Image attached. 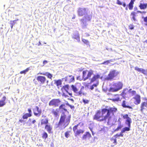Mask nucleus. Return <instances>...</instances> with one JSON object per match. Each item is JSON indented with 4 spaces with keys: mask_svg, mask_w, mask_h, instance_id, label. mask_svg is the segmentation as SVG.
<instances>
[{
    "mask_svg": "<svg viewBox=\"0 0 147 147\" xmlns=\"http://www.w3.org/2000/svg\"><path fill=\"white\" fill-rule=\"evenodd\" d=\"M108 107H106L105 108L102 109L101 111H97L93 117V119L100 122H106L107 120L108 125H110L112 117L117 112V109L115 107L107 109Z\"/></svg>",
    "mask_w": 147,
    "mask_h": 147,
    "instance_id": "obj_1",
    "label": "nucleus"
},
{
    "mask_svg": "<svg viewBox=\"0 0 147 147\" xmlns=\"http://www.w3.org/2000/svg\"><path fill=\"white\" fill-rule=\"evenodd\" d=\"M93 74L94 71L92 69L84 70L82 72V78L84 80L88 79L90 80V83H91L100 78V75L97 74L94 75L93 77L91 78Z\"/></svg>",
    "mask_w": 147,
    "mask_h": 147,
    "instance_id": "obj_2",
    "label": "nucleus"
},
{
    "mask_svg": "<svg viewBox=\"0 0 147 147\" xmlns=\"http://www.w3.org/2000/svg\"><path fill=\"white\" fill-rule=\"evenodd\" d=\"M71 116L70 115L67 116L63 113L61 116L59 121L57 124V127H59L62 129L65 128L69 123Z\"/></svg>",
    "mask_w": 147,
    "mask_h": 147,
    "instance_id": "obj_3",
    "label": "nucleus"
},
{
    "mask_svg": "<svg viewBox=\"0 0 147 147\" xmlns=\"http://www.w3.org/2000/svg\"><path fill=\"white\" fill-rule=\"evenodd\" d=\"M112 87H111L109 89V92H115L121 89L123 86L122 83L120 82H118L114 83L112 84Z\"/></svg>",
    "mask_w": 147,
    "mask_h": 147,
    "instance_id": "obj_4",
    "label": "nucleus"
},
{
    "mask_svg": "<svg viewBox=\"0 0 147 147\" xmlns=\"http://www.w3.org/2000/svg\"><path fill=\"white\" fill-rule=\"evenodd\" d=\"M118 72L117 71L115 70H113L111 71L106 79L107 80H112L114 77L116 76L118 74Z\"/></svg>",
    "mask_w": 147,
    "mask_h": 147,
    "instance_id": "obj_5",
    "label": "nucleus"
},
{
    "mask_svg": "<svg viewBox=\"0 0 147 147\" xmlns=\"http://www.w3.org/2000/svg\"><path fill=\"white\" fill-rule=\"evenodd\" d=\"M80 123L74 126L73 128V130L75 136H76L79 135L80 134L83 133L84 132V130L83 129H77V127Z\"/></svg>",
    "mask_w": 147,
    "mask_h": 147,
    "instance_id": "obj_6",
    "label": "nucleus"
},
{
    "mask_svg": "<svg viewBox=\"0 0 147 147\" xmlns=\"http://www.w3.org/2000/svg\"><path fill=\"white\" fill-rule=\"evenodd\" d=\"M61 102V101L59 99H53L49 102V105L50 106L57 107L59 106Z\"/></svg>",
    "mask_w": 147,
    "mask_h": 147,
    "instance_id": "obj_7",
    "label": "nucleus"
},
{
    "mask_svg": "<svg viewBox=\"0 0 147 147\" xmlns=\"http://www.w3.org/2000/svg\"><path fill=\"white\" fill-rule=\"evenodd\" d=\"M64 79L65 82L69 83L74 82L75 81L74 77L72 75L67 76L64 78Z\"/></svg>",
    "mask_w": 147,
    "mask_h": 147,
    "instance_id": "obj_8",
    "label": "nucleus"
},
{
    "mask_svg": "<svg viewBox=\"0 0 147 147\" xmlns=\"http://www.w3.org/2000/svg\"><path fill=\"white\" fill-rule=\"evenodd\" d=\"M143 100L145 101L142 102L140 105V110L141 112H142L144 110L147 108V98H143Z\"/></svg>",
    "mask_w": 147,
    "mask_h": 147,
    "instance_id": "obj_9",
    "label": "nucleus"
},
{
    "mask_svg": "<svg viewBox=\"0 0 147 147\" xmlns=\"http://www.w3.org/2000/svg\"><path fill=\"white\" fill-rule=\"evenodd\" d=\"M33 111L34 115L38 117H39L40 116L41 113V110L39 109L38 107L36 106L33 109Z\"/></svg>",
    "mask_w": 147,
    "mask_h": 147,
    "instance_id": "obj_10",
    "label": "nucleus"
},
{
    "mask_svg": "<svg viewBox=\"0 0 147 147\" xmlns=\"http://www.w3.org/2000/svg\"><path fill=\"white\" fill-rule=\"evenodd\" d=\"M28 113H24L23 115L22 118L23 119H27L28 117L32 116V112L31 109L30 108L28 109Z\"/></svg>",
    "mask_w": 147,
    "mask_h": 147,
    "instance_id": "obj_11",
    "label": "nucleus"
},
{
    "mask_svg": "<svg viewBox=\"0 0 147 147\" xmlns=\"http://www.w3.org/2000/svg\"><path fill=\"white\" fill-rule=\"evenodd\" d=\"M36 79L38 82L42 84H44L46 81V78L42 76H38L36 78Z\"/></svg>",
    "mask_w": 147,
    "mask_h": 147,
    "instance_id": "obj_12",
    "label": "nucleus"
},
{
    "mask_svg": "<svg viewBox=\"0 0 147 147\" xmlns=\"http://www.w3.org/2000/svg\"><path fill=\"white\" fill-rule=\"evenodd\" d=\"M78 13L80 16H82L86 13V10L85 8H79L78 9Z\"/></svg>",
    "mask_w": 147,
    "mask_h": 147,
    "instance_id": "obj_13",
    "label": "nucleus"
},
{
    "mask_svg": "<svg viewBox=\"0 0 147 147\" xmlns=\"http://www.w3.org/2000/svg\"><path fill=\"white\" fill-rule=\"evenodd\" d=\"M135 101L134 103L136 105H138L141 102L140 96L139 95L136 94L135 96L133 97Z\"/></svg>",
    "mask_w": 147,
    "mask_h": 147,
    "instance_id": "obj_14",
    "label": "nucleus"
},
{
    "mask_svg": "<svg viewBox=\"0 0 147 147\" xmlns=\"http://www.w3.org/2000/svg\"><path fill=\"white\" fill-rule=\"evenodd\" d=\"M130 127L128 126V127H125L123 128L122 130L121 131V132L119 134H116V136L117 137L121 136L123 137V133H124L126 131H129L130 130Z\"/></svg>",
    "mask_w": 147,
    "mask_h": 147,
    "instance_id": "obj_15",
    "label": "nucleus"
},
{
    "mask_svg": "<svg viewBox=\"0 0 147 147\" xmlns=\"http://www.w3.org/2000/svg\"><path fill=\"white\" fill-rule=\"evenodd\" d=\"M123 118L124 119H126V122L127 123L128 126L130 127L131 123V119L128 116V114H125L123 116Z\"/></svg>",
    "mask_w": 147,
    "mask_h": 147,
    "instance_id": "obj_16",
    "label": "nucleus"
},
{
    "mask_svg": "<svg viewBox=\"0 0 147 147\" xmlns=\"http://www.w3.org/2000/svg\"><path fill=\"white\" fill-rule=\"evenodd\" d=\"M134 69L135 70L141 72L144 75H146L147 74V70H145L142 68H139L138 67H135Z\"/></svg>",
    "mask_w": 147,
    "mask_h": 147,
    "instance_id": "obj_17",
    "label": "nucleus"
},
{
    "mask_svg": "<svg viewBox=\"0 0 147 147\" xmlns=\"http://www.w3.org/2000/svg\"><path fill=\"white\" fill-rule=\"evenodd\" d=\"M45 129H46L49 133L50 134L52 133V127L50 125L48 124H46L45 125Z\"/></svg>",
    "mask_w": 147,
    "mask_h": 147,
    "instance_id": "obj_18",
    "label": "nucleus"
},
{
    "mask_svg": "<svg viewBox=\"0 0 147 147\" xmlns=\"http://www.w3.org/2000/svg\"><path fill=\"white\" fill-rule=\"evenodd\" d=\"M51 113L55 117L59 116V111L58 109H52L51 111Z\"/></svg>",
    "mask_w": 147,
    "mask_h": 147,
    "instance_id": "obj_19",
    "label": "nucleus"
},
{
    "mask_svg": "<svg viewBox=\"0 0 147 147\" xmlns=\"http://www.w3.org/2000/svg\"><path fill=\"white\" fill-rule=\"evenodd\" d=\"M84 88L83 86H82L81 88L80 89L79 91H78L76 93V95L77 96H81L82 95H84L85 94L84 93Z\"/></svg>",
    "mask_w": 147,
    "mask_h": 147,
    "instance_id": "obj_20",
    "label": "nucleus"
},
{
    "mask_svg": "<svg viewBox=\"0 0 147 147\" xmlns=\"http://www.w3.org/2000/svg\"><path fill=\"white\" fill-rule=\"evenodd\" d=\"M91 137V134L88 132H86L85 134L83 135L82 136V139L83 140H86L89 139Z\"/></svg>",
    "mask_w": 147,
    "mask_h": 147,
    "instance_id": "obj_21",
    "label": "nucleus"
},
{
    "mask_svg": "<svg viewBox=\"0 0 147 147\" xmlns=\"http://www.w3.org/2000/svg\"><path fill=\"white\" fill-rule=\"evenodd\" d=\"M6 97L5 96H3L2 99L0 100V107L3 106L6 104Z\"/></svg>",
    "mask_w": 147,
    "mask_h": 147,
    "instance_id": "obj_22",
    "label": "nucleus"
},
{
    "mask_svg": "<svg viewBox=\"0 0 147 147\" xmlns=\"http://www.w3.org/2000/svg\"><path fill=\"white\" fill-rule=\"evenodd\" d=\"M38 74L46 76L47 77V78L50 79L51 80H52V78L53 77L52 75L48 72H46L45 73L40 72Z\"/></svg>",
    "mask_w": 147,
    "mask_h": 147,
    "instance_id": "obj_23",
    "label": "nucleus"
},
{
    "mask_svg": "<svg viewBox=\"0 0 147 147\" xmlns=\"http://www.w3.org/2000/svg\"><path fill=\"white\" fill-rule=\"evenodd\" d=\"M41 125H46L49 123V119L47 118L42 119L40 121Z\"/></svg>",
    "mask_w": 147,
    "mask_h": 147,
    "instance_id": "obj_24",
    "label": "nucleus"
},
{
    "mask_svg": "<svg viewBox=\"0 0 147 147\" xmlns=\"http://www.w3.org/2000/svg\"><path fill=\"white\" fill-rule=\"evenodd\" d=\"M134 2L135 0H131L129 3L127 5L130 10H132L133 9Z\"/></svg>",
    "mask_w": 147,
    "mask_h": 147,
    "instance_id": "obj_25",
    "label": "nucleus"
},
{
    "mask_svg": "<svg viewBox=\"0 0 147 147\" xmlns=\"http://www.w3.org/2000/svg\"><path fill=\"white\" fill-rule=\"evenodd\" d=\"M139 7L141 9H145L147 8V3H140Z\"/></svg>",
    "mask_w": 147,
    "mask_h": 147,
    "instance_id": "obj_26",
    "label": "nucleus"
},
{
    "mask_svg": "<svg viewBox=\"0 0 147 147\" xmlns=\"http://www.w3.org/2000/svg\"><path fill=\"white\" fill-rule=\"evenodd\" d=\"M65 105L66 104L63 103L61 104L59 107V109L60 110L62 111H65V112H67V110L66 108L65 107Z\"/></svg>",
    "mask_w": 147,
    "mask_h": 147,
    "instance_id": "obj_27",
    "label": "nucleus"
},
{
    "mask_svg": "<svg viewBox=\"0 0 147 147\" xmlns=\"http://www.w3.org/2000/svg\"><path fill=\"white\" fill-rule=\"evenodd\" d=\"M126 103L127 102L125 100L123 101L121 104L123 108H128L129 109H131L132 110L133 109L132 107L130 106L127 105H126Z\"/></svg>",
    "mask_w": 147,
    "mask_h": 147,
    "instance_id": "obj_28",
    "label": "nucleus"
},
{
    "mask_svg": "<svg viewBox=\"0 0 147 147\" xmlns=\"http://www.w3.org/2000/svg\"><path fill=\"white\" fill-rule=\"evenodd\" d=\"M119 137L120 136H117L116 134L114 136V138H112L111 139V141L113 142L114 145H116L117 144V143L116 141V139L119 138Z\"/></svg>",
    "mask_w": 147,
    "mask_h": 147,
    "instance_id": "obj_29",
    "label": "nucleus"
},
{
    "mask_svg": "<svg viewBox=\"0 0 147 147\" xmlns=\"http://www.w3.org/2000/svg\"><path fill=\"white\" fill-rule=\"evenodd\" d=\"M72 38L79 42L80 41V37L78 33L74 34Z\"/></svg>",
    "mask_w": 147,
    "mask_h": 147,
    "instance_id": "obj_30",
    "label": "nucleus"
},
{
    "mask_svg": "<svg viewBox=\"0 0 147 147\" xmlns=\"http://www.w3.org/2000/svg\"><path fill=\"white\" fill-rule=\"evenodd\" d=\"M128 92V91L127 89H124L121 93V95L123 97H126Z\"/></svg>",
    "mask_w": 147,
    "mask_h": 147,
    "instance_id": "obj_31",
    "label": "nucleus"
},
{
    "mask_svg": "<svg viewBox=\"0 0 147 147\" xmlns=\"http://www.w3.org/2000/svg\"><path fill=\"white\" fill-rule=\"evenodd\" d=\"M71 87L74 92L76 94L78 90V89L77 87V86H74L73 85H71Z\"/></svg>",
    "mask_w": 147,
    "mask_h": 147,
    "instance_id": "obj_32",
    "label": "nucleus"
},
{
    "mask_svg": "<svg viewBox=\"0 0 147 147\" xmlns=\"http://www.w3.org/2000/svg\"><path fill=\"white\" fill-rule=\"evenodd\" d=\"M69 86L68 85H66L63 86L61 88V89L62 90L68 92L67 90L69 89Z\"/></svg>",
    "mask_w": 147,
    "mask_h": 147,
    "instance_id": "obj_33",
    "label": "nucleus"
},
{
    "mask_svg": "<svg viewBox=\"0 0 147 147\" xmlns=\"http://www.w3.org/2000/svg\"><path fill=\"white\" fill-rule=\"evenodd\" d=\"M42 138L44 140H46L48 137V135L47 133L46 132H44L42 134Z\"/></svg>",
    "mask_w": 147,
    "mask_h": 147,
    "instance_id": "obj_34",
    "label": "nucleus"
},
{
    "mask_svg": "<svg viewBox=\"0 0 147 147\" xmlns=\"http://www.w3.org/2000/svg\"><path fill=\"white\" fill-rule=\"evenodd\" d=\"M136 13L134 11H132L131 12L130 16L132 17V19L134 21H136V19L135 18L136 16Z\"/></svg>",
    "mask_w": 147,
    "mask_h": 147,
    "instance_id": "obj_35",
    "label": "nucleus"
},
{
    "mask_svg": "<svg viewBox=\"0 0 147 147\" xmlns=\"http://www.w3.org/2000/svg\"><path fill=\"white\" fill-rule=\"evenodd\" d=\"M18 19H17V20H14L13 21H10V24L11 26V29L13 28V27L14 24L16 23V21H18Z\"/></svg>",
    "mask_w": 147,
    "mask_h": 147,
    "instance_id": "obj_36",
    "label": "nucleus"
},
{
    "mask_svg": "<svg viewBox=\"0 0 147 147\" xmlns=\"http://www.w3.org/2000/svg\"><path fill=\"white\" fill-rule=\"evenodd\" d=\"M71 133V131H67L65 133V136L66 138H68L70 136V134Z\"/></svg>",
    "mask_w": 147,
    "mask_h": 147,
    "instance_id": "obj_37",
    "label": "nucleus"
},
{
    "mask_svg": "<svg viewBox=\"0 0 147 147\" xmlns=\"http://www.w3.org/2000/svg\"><path fill=\"white\" fill-rule=\"evenodd\" d=\"M55 83L57 86H58L62 84V82L61 80H59L55 81Z\"/></svg>",
    "mask_w": 147,
    "mask_h": 147,
    "instance_id": "obj_38",
    "label": "nucleus"
},
{
    "mask_svg": "<svg viewBox=\"0 0 147 147\" xmlns=\"http://www.w3.org/2000/svg\"><path fill=\"white\" fill-rule=\"evenodd\" d=\"M117 4L119 5H122L124 7H125L126 6V4L125 3H122L119 0H117Z\"/></svg>",
    "mask_w": 147,
    "mask_h": 147,
    "instance_id": "obj_39",
    "label": "nucleus"
},
{
    "mask_svg": "<svg viewBox=\"0 0 147 147\" xmlns=\"http://www.w3.org/2000/svg\"><path fill=\"white\" fill-rule=\"evenodd\" d=\"M110 99L114 102L120 101H121V100L120 99V98L119 97H117L115 98Z\"/></svg>",
    "mask_w": 147,
    "mask_h": 147,
    "instance_id": "obj_40",
    "label": "nucleus"
},
{
    "mask_svg": "<svg viewBox=\"0 0 147 147\" xmlns=\"http://www.w3.org/2000/svg\"><path fill=\"white\" fill-rule=\"evenodd\" d=\"M30 69V67H28L26 69L21 71L20 73L21 74H25Z\"/></svg>",
    "mask_w": 147,
    "mask_h": 147,
    "instance_id": "obj_41",
    "label": "nucleus"
},
{
    "mask_svg": "<svg viewBox=\"0 0 147 147\" xmlns=\"http://www.w3.org/2000/svg\"><path fill=\"white\" fill-rule=\"evenodd\" d=\"M112 60L110 59L109 60H107L104 61V62L102 63L101 64H105V65H108V64L111 62L112 61Z\"/></svg>",
    "mask_w": 147,
    "mask_h": 147,
    "instance_id": "obj_42",
    "label": "nucleus"
},
{
    "mask_svg": "<svg viewBox=\"0 0 147 147\" xmlns=\"http://www.w3.org/2000/svg\"><path fill=\"white\" fill-rule=\"evenodd\" d=\"M85 19L88 21H90L92 18V16L87 15L85 16Z\"/></svg>",
    "mask_w": 147,
    "mask_h": 147,
    "instance_id": "obj_43",
    "label": "nucleus"
},
{
    "mask_svg": "<svg viewBox=\"0 0 147 147\" xmlns=\"http://www.w3.org/2000/svg\"><path fill=\"white\" fill-rule=\"evenodd\" d=\"M82 41L84 44L87 45H89V42L88 41V40L84 39H82Z\"/></svg>",
    "mask_w": 147,
    "mask_h": 147,
    "instance_id": "obj_44",
    "label": "nucleus"
},
{
    "mask_svg": "<svg viewBox=\"0 0 147 147\" xmlns=\"http://www.w3.org/2000/svg\"><path fill=\"white\" fill-rule=\"evenodd\" d=\"M128 27L129 29L132 30L134 29V26L132 24H130L128 26Z\"/></svg>",
    "mask_w": 147,
    "mask_h": 147,
    "instance_id": "obj_45",
    "label": "nucleus"
},
{
    "mask_svg": "<svg viewBox=\"0 0 147 147\" xmlns=\"http://www.w3.org/2000/svg\"><path fill=\"white\" fill-rule=\"evenodd\" d=\"M123 125L121 124V123H120L117 128L116 129L115 131L119 130V129H121Z\"/></svg>",
    "mask_w": 147,
    "mask_h": 147,
    "instance_id": "obj_46",
    "label": "nucleus"
},
{
    "mask_svg": "<svg viewBox=\"0 0 147 147\" xmlns=\"http://www.w3.org/2000/svg\"><path fill=\"white\" fill-rule=\"evenodd\" d=\"M65 104L66 105H67L69 106V107L71 109H74V106L70 105L68 103V102H67L65 103Z\"/></svg>",
    "mask_w": 147,
    "mask_h": 147,
    "instance_id": "obj_47",
    "label": "nucleus"
},
{
    "mask_svg": "<svg viewBox=\"0 0 147 147\" xmlns=\"http://www.w3.org/2000/svg\"><path fill=\"white\" fill-rule=\"evenodd\" d=\"M97 86V85L96 84H94L90 86V89L91 90H92L94 89V87H96Z\"/></svg>",
    "mask_w": 147,
    "mask_h": 147,
    "instance_id": "obj_48",
    "label": "nucleus"
},
{
    "mask_svg": "<svg viewBox=\"0 0 147 147\" xmlns=\"http://www.w3.org/2000/svg\"><path fill=\"white\" fill-rule=\"evenodd\" d=\"M89 101L87 100L83 99V102L84 104H88L89 102Z\"/></svg>",
    "mask_w": 147,
    "mask_h": 147,
    "instance_id": "obj_49",
    "label": "nucleus"
},
{
    "mask_svg": "<svg viewBox=\"0 0 147 147\" xmlns=\"http://www.w3.org/2000/svg\"><path fill=\"white\" fill-rule=\"evenodd\" d=\"M36 121L35 120H34L32 121L31 123H29L28 125L29 126H31L32 125V124H34L36 122Z\"/></svg>",
    "mask_w": 147,
    "mask_h": 147,
    "instance_id": "obj_50",
    "label": "nucleus"
},
{
    "mask_svg": "<svg viewBox=\"0 0 147 147\" xmlns=\"http://www.w3.org/2000/svg\"><path fill=\"white\" fill-rule=\"evenodd\" d=\"M137 13H140L141 14H145L146 13V11H137Z\"/></svg>",
    "mask_w": 147,
    "mask_h": 147,
    "instance_id": "obj_51",
    "label": "nucleus"
},
{
    "mask_svg": "<svg viewBox=\"0 0 147 147\" xmlns=\"http://www.w3.org/2000/svg\"><path fill=\"white\" fill-rule=\"evenodd\" d=\"M132 95H135L136 94V92L135 90H133L131 92Z\"/></svg>",
    "mask_w": 147,
    "mask_h": 147,
    "instance_id": "obj_52",
    "label": "nucleus"
},
{
    "mask_svg": "<svg viewBox=\"0 0 147 147\" xmlns=\"http://www.w3.org/2000/svg\"><path fill=\"white\" fill-rule=\"evenodd\" d=\"M144 22L147 23V16L145 17H143Z\"/></svg>",
    "mask_w": 147,
    "mask_h": 147,
    "instance_id": "obj_53",
    "label": "nucleus"
},
{
    "mask_svg": "<svg viewBox=\"0 0 147 147\" xmlns=\"http://www.w3.org/2000/svg\"><path fill=\"white\" fill-rule=\"evenodd\" d=\"M47 63V61L46 60H44L43 61V65H45Z\"/></svg>",
    "mask_w": 147,
    "mask_h": 147,
    "instance_id": "obj_54",
    "label": "nucleus"
},
{
    "mask_svg": "<svg viewBox=\"0 0 147 147\" xmlns=\"http://www.w3.org/2000/svg\"><path fill=\"white\" fill-rule=\"evenodd\" d=\"M84 68H79L78 69V71L79 72H81L82 71H83V70L84 69Z\"/></svg>",
    "mask_w": 147,
    "mask_h": 147,
    "instance_id": "obj_55",
    "label": "nucleus"
},
{
    "mask_svg": "<svg viewBox=\"0 0 147 147\" xmlns=\"http://www.w3.org/2000/svg\"><path fill=\"white\" fill-rule=\"evenodd\" d=\"M138 9V8L137 7H135L134 8V10L135 11L137 10Z\"/></svg>",
    "mask_w": 147,
    "mask_h": 147,
    "instance_id": "obj_56",
    "label": "nucleus"
},
{
    "mask_svg": "<svg viewBox=\"0 0 147 147\" xmlns=\"http://www.w3.org/2000/svg\"><path fill=\"white\" fill-rule=\"evenodd\" d=\"M42 117H44V118H47L46 117V115H43L42 116Z\"/></svg>",
    "mask_w": 147,
    "mask_h": 147,
    "instance_id": "obj_57",
    "label": "nucleus"
},
{
    "mask_svg": "<svg viewBox=\"0 0 147 147\" xmlns=\"http://www.w3.org/2000/svg\"><path fill=\"white\" fill-rule=\"evenodd\" d=\"M19 121L21 123H22L23 121V120L22 119H20Z\"/></svg>",
    "mask_w": 147,
    "mask_h": 147,
    "instance_id": "obj_58",
    "label": "nucleus"
},
{
    "mask_svg": "<svg viewBox=\"0 0 147 147\" xmlns=\"http://www.w3.org/2000/svg\"><path fill=\"white\" fill-rule=\"evenodd\" d=\"M84 19H82L80 20V21L82 22L83 23H84Z\"/></svg>",
    "mask_w": 147,
    "mask_h": 147,
    "instance_id": "obj_59",
    "label": "nucleus"
},
{
    "mask_svg": "<svg viewBox=\"0 0 147 147\" xmlns=\"http://www.w3.org/2000/svg\"><path fill=\"white\" fill-rule=\"evenodd\" d=\"M68 93L69 94V95H70L71 96H72V94L71 93H69V92H68Z\"/></svg>",
    "mask_w": 147,
    "mask_h": 147,
    "instance_id": "obj_60",
    "label": "nucleus"
},
{
    "mask_svg": "<svg viewBox=\"0 0 147 147\" xmlns=\"http://www.w3.org/2000/svg\"><path fill=\"white\" fill-rule=\"evenodd\" d=\"M41 45V43L39 41V43H38V46H39V45Z\"/></svg>",
    "mask_w": 147,
    "mask_h": 147,
    "instance_id": "obj_61",
    "label": "nucleus"
},
{
    "mask_svg": "<svg viewBox=\"0 0 147 147\" xmlns=\"http://www.w3.org/2000/svg\"><path fill=\"white\" fill-rule=\"evenodd\" d=\"M46 81V83H47V84L48 83H49V81L48 80H47Z\"/></svg>",
    "mask_w": 147,
    "mask_h": 147,
    "instance_id": "obj_62",
    "label": "nucleus"
},
{
    "mask_svg": "<svg viewBox=\"0 0 147 147\" xmlns=\"http://www.w3.org/2000/svg\"><path fill=\"white\" fill-rule=\"evenodd\" d=\"M125 9H126V10H128V8H127V7H126L125 8Z\"/></svg>",
    "mask_w": 147,
    "mask_h": 147,
    "instance_id": "obj_63",
    "label": "nucleus"
},
{
    "mask_svg": "<svg viewBox=\"0 0 147 147\" xmlns=\"http://www.w3.org/2000/svg\"><path fill=\"white\" fill-rule=\"evenodd\" d=\"M80 77V76H79V77H77V79H79V78Z\"/></svg>",
    "mask_w": 147,
    "mask_h": 147,
    "instance_id": "obj_64",
    "label": "nucleus"
}]
</instances>
